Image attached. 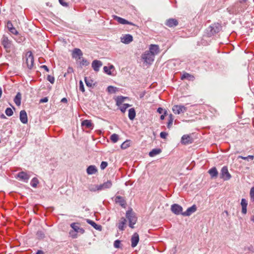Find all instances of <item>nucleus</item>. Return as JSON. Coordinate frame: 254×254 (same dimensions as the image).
I'll list each match as a JSON object with an SVG mask.
<instances>
[{
    "mask_svg": "<svg viewBox=\"0 0 254 254\" xmlns=\"http://www.w3.org/2000/svg\"><path fill=\"white\" fill-rule=\"evenodd\" d=\"M221 24L215 23L210 25L206 30V33L208 37H211L219 33L222 30Z\"/></svg>",
    "mask_w": 254,
    "mask_h": 254,
    "instance_id": "obj_1",
    "label": "nucleus"
},
{
    "mask_svg": "<svg viewBox=\"0 0 254 254\" xmlns=\"http://www.w3.org/2000/svg\"><path fill=\"white\" fill-rule=\"evenodd\" d=\"M126 217L129 221V226L133 229L134 228V225L136 223L137 217L135 215L134 212H133L132 209L128 210L126 212Z\"/></svg>",
    "mask_w": 254,
    "mask_h": 254,
    "instance_id": "obj_2",
    "label": "nucleus"
},
{
    "mask_svg": "<svg viewBox=\"0 0 254 254\" xmlns=\"http://www.w3.org/2000/svg\"><path fill=\"white\" fill-rule=\"evenodd\" d=\"M1 44L5 50L9 52L13 48V44L12 41L10 40L8 37L3 35L1 38Z\"/></svg>",
    "mask_w": 254,
    "mask_h": 254,
    "instance_id": "obj_3",
    "label": "nucleus"
},
{
    "mask_svg": "<svg viewBox=\"0 0 254 254\" xmlns=\"http://www.w3.org/2000/svg\"><path fill=\"white\" fill-rule=\"evenodd\" d=\"M141 58L144 63L147 64H151L154 61L155 57L148 51H146L142 54Z\"/></svg>",
    "mask_w": 254,
    "mask_h": 254,
    "instance_id": "obj_4",
    "label": "nucleus"
},
{
    "mask_svg": "<svg viewBox=\"0 0 254 254\" xmlns=\"http://www.w3.org/2000/svg\"><path fill=\"white\" fill-rule=\"evenodd\" d=\"M26 63L27 67L31 69L34 65V57L31 51L28 52L26 54Z\"/></svg>",
    "mask_w": 254,
    "mask_h": 254,
    "instance_id": "obj_5",
    "label": "nucleus"
},
{
    "mask_svg": "<svg viewBox=\"0 0 254 254\" xmlns=\"http://www.w3.org/2000/svg\"><path fill=\"white\" fill-rule=\"evenodd\" d=\"M220 178L224 181H227L231 179V175L229 173L227 166L222 168L220 173Z\"/></svg>",
    "mask_w": 254,
    "mask_h": 254,
    "instance_id": "obj_6",
    "label": "nucleus"
},
{
    "mask_svg": "<svg viewBox=\"0 0 254 254\" xmlns=\"http://www.w3.org/2000/svg\"><path fill=\"white\" fill-rule=\"evenodd\" d=\"M187 108L185 107L184 105H177L173 106L172 108L173 112L175 114H180L181 113H183L187 111Z\"/></svg>",
    "mask_w": 254,
    "mask_h": 254,
    "instance_id": "obj_7",
    "label": "nucleus"
},
{
    "mask_svg": "<svg viewBox=\"0 0 254 254\" xmlns=\"http://www.w3.org/2000/svg\"><path fill=\"white\" fill-rule=\"evenodd\" d=\"M171 210L176 215L182 214V213H183L182 212V207L178 204H172L171 207Z\"/></svg>",
    "mask_w": 254,
    "mask_h": 254,
    "instance_id": "obj_8",
    "label": "nucleus"
},
{
    "mask_svg": "<svg viewBox=\"0 0 254 254\" xmlns=\"http://www.w3.org/2000/svg\"><path fill=\"white\" fill-rule=\"evenodd\" d=\"M150 53L153 55L155 57V56L159 53V47L157 45L151 44L149 46V50H147Z\"/></svg>",
    "mask_w": 254,
    "mask_h": 254,
    "instance_id": "obj_9",
    "label": "nucleus"
},
{
    "mask_svg": "<svg viewBox=\"0 0 254 254\" xmlns=\"http://www.w3.org/2000/svg\"><path fill=\"white\" fill-rule=\"evenodd\" d=\"M193 142V139L190 135H184L181 138V143L184 145H188Z\"/></svg>",
    "mask_w": 254,
    "mask_h": 254,
    "instance_id": "obj_10",
    "label": "nucleus"
},
{
    "mask_svg": "<svg viewBox=\"0 0 254 254\" xmlns=\"http://www.w3.org/2000/svg\"><path fill=\"white\" fill-rule=\"evenodd\" d=\"M133 41V37L130 34H125L121 37V41L125 44H128Z\"/></svg>",
    "mask_w": 254,
    "mask_h": 254,
    "instance_id": "obj_11",
    "label": "nucleus"
},
{
    "mask_svg": "<svg viewBox=\"0 0 254 254\" xmlns=\"http://www.w3.org/2000/svg\"><path fill=\"white\" fill-rule=\"evenodd\" d=\"M83 53L81 50L78 48H75L73 49L72 53V57L73 59H77V60H80L81 57L82 56Z\"/></svg>",
    "mask_w": 254,
    "mask_h": 254,
    "instance_id": "obj_12",
    "label": "nucleus"
},
{
    "mask_svg": "<svg viewBox=\"0 0 254 254\" xmlns=\"http://www.w3.org/2000/svg\"><path fill=\"white\" fill-rule=\"evenodd\" d=\"M196 205H193L191 207H189L186 211L182 213V215L185 216H189L196 211Z\"/></svg>",
    "mask_w": 254,
    "mask_h": 254,
    "instance_id": "obj_13",
    "label": "nucleus"
},
{
    "mask_svg": "<svg viewBox=\"0 0 254 254\" xmlns=\"http://www.w3.org/2000/svg\"><path fill=\"white\" fill-rule=\"evenodd\" d=\"M103 64L101 61L95 60L92 62V67L95 71H98L100 67Z\"/></svg>",
    "mask_w": 254,
    "mask_h": 254,
    "instance_id": "obj_14",
    "label": "nucleus"
},
{
    "mask_svg": "<svg viewBox=\"0 0 254 254\" xmlns=\"http://www.w3.org/2000/svg\"><path fill=\"white\" fill-rule=\"evenodd\" d=\"M139 235L137 233L133 234L131 238V246L132 248L135 247L139 242Z\"/></svg>",
    "mask_w": 254,
    "mask_h": 254,
    "instance_id": "obj_15",
    "label": "nucleus"
},
{
    "mask_svg": "<svg viewBox=\"0 0 254 254\" xmlns=\"http://www.w3.org/2000/svg\"><path fill=\"white\" fill-rule=\"evenodd\" d=\"M114 19L117 20L119 23L122 24H129L131 25H134L133 23L116 15H114Z\"/></svg>",
    "mask_w": 254,
    "mask_h": 254,
    "instance_id": "obj_16",
    "label": "nucleus"
},
{
    "mask_svg": "<svg viewBox=\"0 0 254 254\" xmlns=\"http://www.w3.org/2000/svg\"><path fill=\"white\" fill-rule=\"evenodd\" d=\"M112 182L111 180H108L107 182H104L102 184L99 185V189L100 190L108 189L112 187Z\"/></svg>",
    "mask_w": 254,
    "mask_h": 254,
    "instance_id": "obj_17",
    "label": "nucleus"
},
{
    "mask_svg": "<svg viewBox=\"0 0 254 254\" xmlns=\"http://www.w3.org/2000/svg\"><path fill=\"white\" fill-rule=\"evenodd\" d=\"M20 120L23 124H27L28 122L27 115L25 110H22L20 112Z\"/></svg>",
    "mask_w": 254,
    "mask_h": 254,
    "instance_id": "obj_18",
    "label": "nucleus"
},
{
    "mask_svg": "<svg viewBox=\"0 0 254 254\" xmlns=\"http://www.w3.org/2000/svg\"><path fill=\"white\" fill-rule=\"evenodd\" d=\"M17 177L20 179V180H22L25 182H27L30 178L29 175H28L26 172L23 171L19 172L17 174Z\"/></svg>",
    "mask_w": 254,
    "mask_h": 254,
    "instance_id": "obj_19",
    "label": "nucleus"
},
{
    "mask_svg": "<svg viewBox=\"0 0 254 254\" xmlns=\"http://www.w3.org/2000/svg\"><path fill=\"white\" fill-rule=\"evenodd\" d=\"M116 203H119L120 205L124 208H125L127 205L125 199L121 196H117L115 198Z\"/></svg>",
    "mask_w": 254,
    "mask_h": 254,
    "instance_id": "obj_20",
    "label": "nucleus"
},
{
    "mask_svg": "<svg viewBox=\"0 0 254 254\" xmlns=\"http://www.w3.org/2000/svg\"><path fill=\"white\" fill-rule=\"evenodd\" d=\"M178 24V21L173 18H170L167 20L166 25L170 27L176 26Z\"/></svg>",
    "mask_w": 254,
    "mask_h": 254,
    "instance_id": "obj_21",
    "label": "nucleus"
},
{
    "mask_svg": "<svg viewBox=\"0 0 254 254\" xmlns=\"http://www.w3.org/2000/svg\"><path fill=\"white\" fill-rule=\"evenodd\" d=\"M241 205L242 206V213L243 214H246L247 212V207L248 203L245 198H242L241 200Z\"/></svg>",
    "mask_w": 254,
    "mask_h": 254,
    "instance_id": "obj_22",
    "label": "nucleus"
},
{
    "mask_svg": "<svg viewBox=\"0 0 254 254\" xmlns=\"http://www.w3.org/2000/svg\"><path fill=\"white\" fill-rule=\"evenodd\" d=\"M87 173L88 175L95 174L97 172V169L94 165H90L86 169Z\"/></svg>",
    "mask_w": 254,
    "mask_h": 254,
    "instance_id": "obj_23",
    "label": "nucleus"
},
{
    "mask_svg": "<svg viewBox=\"0 0 254 254\" xmlns=\"http://www.w3.org/2000/svg\"><path fill=\"white\" fill-rule=\"evenodd\" d=\"M208 173L212 178H216L218 175V172L216 167H212L209 169Z\"/></svg>",
    "mask_w": 254,
    "mask_h": 254,
    "instance_id": "obj_24",
    "label": "nucleus"
},
{
    "mask_svg": "<svg viewBox=\"0 0 254 254\" xmlns=\"http://www.w3.org/2000/svg\"><path fill=\"white\" fill-rule=\"evenodd\" d=\"M81 126L85 127L87 128H92L93 127V124L92 123L91 120H85L81 123Z\"/></svg>",
    "mask_w": 254,
    "mask_h": 254,
    "instance_id": "obj_25",
    "label": "nucleus"
},
{
    "mask_svg": "<svg viewBox=\"0 0 254 254\" xmlns=\"http://www.w3.org/2000/svg\"><path fill=\"white\" fill-rule=\"evenodd\" d=\"M126 222H127V220L125 218H124V217L121 218V219L120 220V222L118 224V227L120 230L123 231L125 230Z\"/></svg>",
    "mask_w": 254,
    "mask_h": 254,
    "instance_id": "obj_26",
    "label": "nucleus"
},
{
    "mask_svg": "<svg viewBox=\"0 0 254 254\" xmlns=\"http://www.w3.org/2000/svg\"><path fill=\"white\" fill-rule=\"evenodd\" d=\"M86 222L90 224L92 227H93L94 228L97 230H101L102 229V226L101 225L97 224L95 222L93 221L90 220V219H87Z\"/></svg>",
    "mask_w": 254,
    "mask_h": 254,
    "instance_id": "obj_27",
    "label": "nucleus"
},
{
    "mask_svg": "<svg viewBox=\"0 0 254 254\" xmlns=\"http://www.w3.org/2000/svg\"><path fill=\"white\" fill-rule=\"evenodd\" d=\"M21 94L20 92H18L14 99V102L17 106H19L21 105Z\"/></svg>",
    "mask_w": 254,
    "mask_h": 254,
    "instance_id": "obj_28",
    "label": "nucleus"
},
{
    "mask_svg": "<svg viewBox=\"0 0 254 254\" xmlns=\"http://www.w3.org/2000/svg\"><path fill=\"white\" fill-rule=\"evenodd\" d=\"M136 113L134 108H131L128 110V118L130 120H133L135 117Z\"/></svg>",
    "mask_w": 254,
    "mask_h": 254,
    "instance_id": "obj_29",
    "label": "nucleus"
},
{
    "mask_svg": "<svg viewBox=\"0 0 254 254\" xmlns=\"http://www.w3.org/2000/svg\"><path fill=\"white\" fill-rule=\"evenodd\" d=\"M174 120V118L173 115L172 114H170L169 115V120H168V122L167 123V127L169 129H170L172 127Z\"/></svg>",
    "mask_w": 254,
    "mask_h": 254,
    "instance_id": "obj_30",
    "label": "nucleus"
},
{
    "mask_svg": "<svg viewBox=\"0 0 254 254\" xmlns=\"http://www.w3.org/2000/svg\"><path fill=\"white\" fill-rule=\"evenodd\" d=\"M161 150L160 149H153L149 153V155L150 157H153L157 154H159L160 153H161Z\"/></svg>",
    "mask_w": 254,
    "mask_h": 254,
    "instance_id": "obj_31",
    "label": "nucleus"
},
{
    "mask_svg": "<svg viewBox=\"0 0 254 254\" xmlns=\"http://www.w3.org/2000/svg\"><path fill=\"white\" fill-rule=\"evenodd\" d=\"M194 78V76L188 73L185 72L184 73L181 79L183 80L185 79H188L189 80H193Z\"/></svg>",
    "mask_w": 254,
    "mask_h": 254,
    "instance_id": "obj_32",
    "label": "nucleus"
},
{
    "mask_svg": "<svg viewBox=\"0 0 254 254\" xmlns=\"http://www.w3.org/2000/svg\"><path fill=\"white\" fill-rule=\"evenodd\" d=\"M88 189L91 191H100L99 185H91L88 187Z\"/></svg>",
    "mask_w": 254,
    "mask_h": 254,
    "instance_id": "obj_33",
    "label": "nucleus"
},
{
    "mask_svg": "<svg viewBox=\"0 0 254 254\" xmlns=\"http://www.w3.org/2000/svg\"><path fill=\"white\" fill-rule=\"evenodd\" d=\"M39 183V181L37 178H33L30 182V185L33 188H36Z\"/></svg>",
    "mask_w": 254,
    "mask_h": 254,
    "instance_id": "obj_34",
    "label": "nucleus"
},
{
    "mask_svg": "<svg viewBox=\"0 0 254 254\" xmlns=\"http://www.w3.org/2000/svg\"><path fill=\"white\" fill-rule=\"evenodd\" d=\"M125 97L123 96L118 97L116 99V105L118 106H120L122 105L123 102L124 101Z\"/></svg>",
    "mask_w": 254,
    "mask_h": 254,
    "instance_id": "obj_35",
    "label": "nucleus"
},
{
    "mask_svg": "<svg viewBox=\"0 0 254 254\" xmlns=\"http://www.w3.org/2000/svg\"><path fill=\"white\" fill-rule=\"evenodd\" d=\"M80 60V65L81 66H87L89 64V62L84 58L81 57V59Z\"/></svg>",
    "mask_w": 254,
    "mask_h": 254,
    "instance_id": "obj_36",
    "label": "nucleus"
},
{
    "mask_svg": "<svg viewBox=\"0 0 254 254\" xmlns=\"http://www.w3.org/2000/svg\"><path fill=\"white\" fill-rule=\"evenodd\" d=\"M110 139L113 143H116L119 140V135L117 134L114 133L111 135Z\"/></svg>",
    "mask_w": 254,
    "mask_h": 254,
    "instance_id": "obj_37",
    "label": "nucleus"
},
{
    "mask_svg": "<svg viewBox=\"0 0 254 254\" xmlns=\"http://www.w3.org/2000/svg\"><path fill=\"white\" fill-rule=\"evenodd\" d=\"M108 92L110 93H115L118 90V89L116 87L113 86H109L107 88Z\"/></svg>",
    "mask_w": 254,
    "mask_h": 254,
    "instance_id": "obj_38",
    "label": "nucleus"
},
{
    "mask_svg": "<svg viewBox=\"0 0 254 254\" xmlns=\"http://www.w3.org/2000/svg\"><path fill=\"white\" fill-rule=\"evenodd\" d=\"M130 106V105L128 104H124L120 106V110L122 113H125L127 109Z\"/></svg>",
    "mask_w": 254,
    "mask_h": 254,
    "instance_id": "obj_39",
    "label": "nucleus"
},
{
    "mask_svg": "<svg viewBox=\"0 0 254 254\" xmlns=\"http://www.w3.org/2000/svg\"><path fill=\"white\" fill-rule=\"evenodd\" d=\"M114 67L113 65H111L109 67L105 66L103 68L104 71L105 73L108 74V75L111 74V71H110V69L113 68Z\"/></svg>",
    "mask_w": 254,
    "mask_h": 254,
    "instance_id": "obj_40",
    "label": "nucleus"
},
{
    "mask_svg": "<svg viewBox=\"0 0 254 254\" xmlns=\"http://www.w3.org/2000/svg\"><path fill=\"white\" fill-rule=\"evenodd\" d=\"M70 227L74 230L76 232H78L80 229L79 227L78 226L77 223H72L70 224Z\"/></svg>",
    "mask_w": 254,
    "mask_h": 254,
    "instance_id": "obj_41",
    "label": "nucleus"
},
{
    "mask_svg": "<svg viewBox=\"0 0 254 254\" xmlns=\"http://www.w3.org/2000/svg\"><path fill=\"white\" fill-rule=\"evenodd\" d=\"M84 81L86 84V85L88 87H91L93 85V81L87 78V77H85L84 78Z\"/></svg>",
    "mask_w": 254,
    "mask_h": 254,
    "instance_id": "obj_42",
    "label": "nucleus"
},
{
    "mask_svg": "<svg viewBox=\"0 0 254 254\" xmlns=\"http://www.w3.org/2000/svg\"><path fill=\"white\" fill-rule=\"evenodd\" d=\"M238 158H241L242 159H244V160H247V161H249V160H252L254 159V156L253 155H248V156L247 157H243L242 156H239Z\"/></svg>",
    "mask_w": 254,
    "mask_h": 254,
    "instance_id": "obj_43",
    "label": "nucleus"
},
{
    "mask_svg": "<svg viewBox=\"0 0 254 254\" xmlns=\"http://www.w3.org/2000/svg\"><path fill=\"white\" fill-rule=\"evenodd\" d=\"M129 145H130L129 141L127 140L122 144L121 147L122 149H126L128 147H129Z\"/></svg>",
    "mask_w": 254,
    "mask_h": 254,
    "instance_id": "obj_44",
    "label": "nucleus"
},
{
    "mask_svg": "<svg viewBox=\"0 0 254 254\" xmlns=\"http://www.w3.org/2000/svg\"><path fill=\"white\" fill-rule=\"evenodd\" d=\"M36 235L39 239H42L45 237V233L42 231H37Z\"/></svg>",
    "mask_w": 254,
    "mask_h": 254,
    "instance_id": "obj_45",
    "label": "nucleus"
},
{
    "mask_svg": "<svg viewBox=\"0 0 254 254\" xmlns=\"http://www.w3.org/2000/svg\"><path fill=\"white\" fill-rule=\"evenodd\" d=\"M5 114L8 116H11L13 114V111L10 108H7L5 111Z\"/></svg>",
    "mask_w": 254,
    "mask_h": 254,
    "instance_id": "obj_46",
    "label": "nucleus"
},
{
    "mask_svg": "<svg viewBox=\"0 0 254 254\" xmlns=\"http://www.w3.org/2000/svg\"><path fill=\"white\" fill-rule=\"evenodd\" d=\"M251 200L254 201V187H252L251 189L250 192Z\"/></svg>",
    "mask_w": 254,
    "mask_h": 254,
    "instance_id": "obj_47",
    "label": "nucleus"
},
{
    "mask_svg": "<svg viewBox=\"0 0 254 254\" xmlns=\"http://www.w3.org/2000/svg\"><path fill=\"white\" fill-rule=\"evenodd\" d=\"M9 31L12 33V34L13 35H17L18 34V32L17 31V30L15 29V27H13L12 28H11V29H10L9 30Z\"/></svg>",
    "mask_w": 254,
    "mask_h": 254,
    "instance_id": "obj_48",
    "label": "nucleus"
},
{
    "mask_svg": "<svg viewBox=\"0 0 254 254\" xmlns=\"http://www.w3.org/2000/svg\"><path fill=\"white\" fill-rule=\"evenodd\" d=\"M108 166V163L106 161H102L100 165V168L101 170L105 169Z\"/></svg>",
    "mask_w": 254,
    "mask_h": 254,
    "instance_id": "obj_49",
    "label": "nucleus"
},
{
    "mask_svg": "<svg viewBox=\"0 0 254 254\" xmlns=\"http://www.w3.org/2000/svg\"><path fill=\"white\" fill-rule=\"evenodd\" d=\"M47 80L52 84H53L55 82V78L50 75H48L47 76Z\"/></svg>",
    "mask_w": 254,
    "mask_h": 254,
    "instance_id": "obj_50",
    "label": "nucleus"
},
{
    "mask_svg": "<svg viewBox=\"0 0 254 254\" xmlns=\"http://www.w3.org/2000/svg\"><path fill=\"white\" fill-rule=\"evenodd\" d=\"M120 244H121L120 241H119L118 240H116L114 243V246L116 248H119L120 247Z\"/></svg>",
    "mask_w": 254,
    "mask_h": 254,
    "instance_id": "obj_51",
    "label": "nucleus"
},
{
    "mask_svg": "<svg viewBox=\"0 0 254 254\" xmlns=\"http://www.w3.org/2000/svg\"><path fill=\"white\" fill-rule=\"evenodd\" d=\"M79 90L80 91H81L82 92H84L85 90H84V85H83V82H82V81L81 80H80V82H79Z\"/></svg>",
    "mask_w": 254,
    "mask_h": 254,
    "instance_id": "obj_52",
    "label": "nucleus"
},
{
    "mask_svg": "<svg viewBox=\"0 0 254 254\" xmlns=\"http://www.w3.org/2000/svg\"><path fill=\"white\" fill-rule=\"evenodd\" d=\"M168 135V133L166 132L162 131L160 133V136L162 138L166 139Z\"/></svg>",
    "mask_w": 254,
    "mask_h": 254,
    "instance_id": "obj_53",
    "label": "nucleus"
},
{
    "mask_svg": "<svg viewBox=\"0 0 254 254\" xmlns=\"http://www.w3.org/2000/svg\"><path fill=\"white\" fill-rule=\"evenodd\" d=\"M6 27H7V29H8V30L13 27V24L10 21H8L7 22Z\"/></svg>",
    "mask_w": 254,
    "mask_h": 254,
    "instance_id": "obj_54",
    "label": "nucleus"
},
{
    "mask_svg": "<svg viewBox=\"0 0 254 254\" xmlns=\"http://www.w3.org/2000/svg\"><path fill=\"white\" fill-rule=\"evenodd\" d=\"M59 2L60 3V4L61 5H62L63 6H68V3L66 2H65L64 0H59Z\"/></svg>",
    "mask_w": 254,
    "mask_h": 254,
    "instance_id": "obj_55",
    "label": "nucleus"
},
{
    "mask_svg": "<svg viewBox=\"0 0 254 254\" xmlns=\"http://www.w3.org/2000/svg\"><path fill=\"white\" fill-rule=\"evenodd\" d=\"M167 110H165L163 114L160 116V120H164L165 117L167 115Z\"/></svg>",
    "mask_w": 254,
    "mask_h": 254,
    "instance_id": "obj_56",
    "label": "nucleus"
},
{
    "mask_svg": "<svg viewBox=\"0 0 254 254\" xmlns=\"http://www.w3.org/2000/svg\"><path fill=\"white\" fill-rule=\"evenodd\" d=\"M165 110L163 109L162 108L159 107L157 109V112L159 114H162L163 113H164Z\"/></svg>",
    "mask_w": 254,
    "mask_h": 254,
    "instance_id": "obj_57",
    "label": "nucleus"
},
{
    "mask_svg": "<svg viewBox=\"0 0 254 254\" xmlns=\"http://www.w3.org/2000/svg\"><path fill=\"white\" fill-rule=\"evenodd\" d=\"M48 101V99L47 97H44L43 98H42L40 100V103H46Z\"/></svg>",
    "mask_w": 254,
    "mask_h": 254,
    "instance_id": "obj_58",
    "label": "nucleus"
},
{
    "mask_svg": "<svg viewBox=\"0 0 254 254\" xmlns=\"http://www.w3.org/2000/svg\"><path fill=\"white\" fill-rule=\"evenodd\" d=\"M41 68L44 69L47 72L49 71V69L47 65H43L41 66Z\"/></svg>",
    "mask_w": 254,
    "mask_h": 254,
    "instance_id": "obj_59",
    "label": "nucleus"
},
{
    "mask_svg": "<svg viewBox=\"0 0 254 254\" xmlns=\"http://www.w3.org/2000/svg\"><path fill=\"white\" fill-rule=\"evenodd\" d=\"M249 251H251L252 252H254V248L253 246H251L250 247L248 248Z\"/></svg>",
    "mask_w": 254,
    "mask_h": 254,
    "instance_id": "obj_60",
    "label": "nucleus"
},
{
    "mask_svg": "<svg viewBox=\"0 0 254 254\" xmlns=\"http://www.w3.org/2000/svg\"><path fill=\"white\" fill-rule=\"evenodd\" d=\"M73 68L71 67H69L67 68V72L68 73H71V72H73Z\"/></svg>",
    "mask_w": 254,
    "mask_h": 254,
    "instance_id": "obj_61",
    "label": "nucleus"
},
{
    "mask_svg": "<svg viewBox=\"0 0 254 254\" xmlns=\"http://www.w3.org/2000/svg\"><path fill=\"white\" fill-rule=\"evenodd\" d=\"M61 102L62 103H67V100L66 98H63L62 100H61Z\"/></svg>",
    "mask_w": 254,
    "mask_h": 254,
    "instance_id": "obj_62",
    "label": "nucleus"
},
{
    "mask_svg": "<svg viewBox=\"0 0 254 254\" xmlns=\"http://www.w3.org/2000/svg\"><path fill=\"white\" fill-rule=\"evenodd\" d=\"M248 0H239L240 3L244 4Z\"/></svg>",
    "mask_w": 254,
    "mask_h": 254,
    "instance_id": "obj_63",
    "label": "nucleus"
},
{
    "mask_svg": "<svg viewBox=\"0 0 254 254\" xmlns=\"http://www.w3.org/2000/svg\"><path fill=\"white\" fill-rule=\"evenodd\" d=\"M36 254H44V252L41 250H38Z\"/></svg>",
    "mask_w": 254,
    "mask_h": 254,
    "instance_id": "obj_64",
    "label": "nucleus"
}]
</instances>
